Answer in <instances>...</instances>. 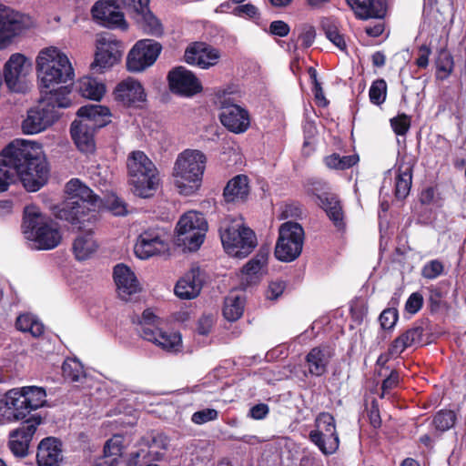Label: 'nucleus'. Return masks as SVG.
<instances>
[{
    "label": "nucleus",
    "mask_w": 466,
    "mask_h": 466,
    "mask_svg": "<svg viewBox=\"0 0 466 466\" xmlns=\"http://www.w3.org/2000/svg\"><path fill=\"white\" fill-rule=\"evenodd\" d=\"M33 143L15 140L0 154V193L8 190L10 185L19 178L29 192L38 191L47 183L49 168Z\"/></svg>",
    "instance_id": "f257e3e1"
},
{
    "label": "nucleus",
    "mask_w": 466,
    "mask_h": 466,
    "mask_svg": "<svg viewBox=\"0 0 466 466\" xmlns=\"http://www.w3.org/2000/svg\"><path fill=\"white\" fill-rule=\"evenodd\" d=\"M66 193L69 196L58 218L69 222L77 228H85L86 223L95 224L98 220V209L102 199L78 178H71L66 184Z\"/></svg>",
    "instance_id": "f03ea898"
},
{
    "label": "nucleus",
    "mask_w": 466,
    "mask_h": 466,
    "mask_svg": "<svg viewBox=\"0 0 466 466\" xmlns=\"http://www.w3.org/2000/svg\"><path fill=\"white\" fill-rule=\"evenodd\" d=\"M66 193L69 196L58 218L69 222L77 228H85L86 223L95 224L98 220V209L102 199L78 178H71L66 184Z\"/></svg>",
    "instance_id": "7ed1b4c3"
},
{
    "label": "nucleus",
    "mask_w": 466,
    "mask_h": 466,
    "mask_svg": "<svg viewBox=\"0 0 466 466\" xmlns=\"http://www.w3.org/2000/svg\"><path fill=\"white\" fill-rule=\"evenodd\" d=\"M40 93L57 91L68 86L69 95L75 79V70L67 56L55 46L42 49L35 60Z\"/></svg>",
    "instance_id": "20e7f679"
},
{
    "label": "nucleus",
    "mask_w": 466,
    "mask_h": 466,
    "mask_svg": "<svg viewBox=\"0 0 466 466\" xmlns=\"http://www.w3.org/2000/svg\"><path fill=\"white\" fill-rule=\"evenodd\" d=\"M45 92L40 93L38 104L27 111L26 118L22 123L25 134L33 135L45 130L60 117L58 109L67 108L72 104L68 86Z\"/></svg>",
    "instance_id": "39448f33"
},
{
    "label": "nucleus",
    "mask_w": 466,
    "mask_h": 466,
    "mask_svg": "<svg viewBox=\"0 0 466 466\" xmlns=\"http://www.w3.org/2000/svg\"><path fill=\"white\" fill-rule=\"evenodd\" d=\"M22 228L25 238L34 241L38 249L50 250L61 243L59 224L50 217L43 215L35 206L25 208Z\"/></svg>",
    "instance_id": "423d86ee"
},
{
    "label": "nucleus",
    "mask_w": 466,
    "mask_h": 466,
    "mask_svg": "<svg viewBox=\"0 0 466 466\" xmlns=\"http://www.w3.org/2000/svg\"><path fill=\"white\" fill-rule=\"evenodd\" d=\"M207 157L197 149H186L178 154L173 167L175 186L184 196L195 194L201 187Z\"/></svg>",
    "instance_id": "0eeeda50"
},
{
    "label": "nucleus",
    "mask_w": 466,
    "mask_h": 466,
    "mask_svg": "<svg viewBox=\"0 0 466 466\" xmlns=\"http://www.w3.org/2000/svg\"><path fill=\"white\" fill-rule=\"evenodd\" d=\"M46 390L42 387L13 389L0 400V411L7 420H24L31 411L46 404Z\"/></svg>",
    "instance_id": "6e6552de"
},
{
    "label": "nucleus",
    "mask_w": 466,
    "mask_h": 466,
    "mask_svg": "<svg viewBox=\"0 0 466 466\" xmlns=\"http://www.w3.org/2000/svg\"><path fill=\"white\" fill-rule=\"evenodd\" d=\"M127 167L132 193L142 198H152L160 181L155 164L143 151L138 150L128 156Z\"/></svg>",
    "instance_id": "1a4fd4ad"
},
{
    "label": "nucleus",
    "mask_w": 466,
    "mask_h": 466,
    "mask_svg": "<svg viewBox=\"0 0 466 466\" xmlns=\"http://www.w3.org/2000/svg\"><path fill=\"white\" fill-rule=\"evenodd\" d=\"M221 243L227 254L233 258H247L257 247L255 232L243 223H225L219 228Z\"/></svg>",
    "instance_id": "9d476101"
},
{
    "label": "nucleus",
    "mask_w": 466,
    "mask_h": 466,
    "mask_svg": "<svg viewBox=\"0 0 466 466\" xmlns=\"http://www.w3.org/2000/svg\"><path fill=\"white\" fill-rule=\"evenodd\" d=\"M208 223L203 214L196 211L185 213L176 227V241L188 251H197L203 244Z\"/></svg>",
    "instance_id": "9b49d317"
},
{
    "label": "nucleus",
    "mask_w": 466,
    "mask_h": 466,
    "mask_svg": "<svg viewBox=\"0 0 466 466\" xmlns=\"http://www.w3.org/2000/svg\"><path fill=\"white\" fill-rule=\"evenodd\" d=\"M305 232L303 227L294 221H287L280 225L276 242L274 255L282 262H292L301 254Z\"/></svg>",
    "instance_id": "f8f14e48"
},
{
    "label": "nucleus",
    "mask_w": 466,
    "mask_h": 466,
    "mask_svg": "<svg viewBox=\"0 0 466 466\" xmlns=\"http://www.w3.org/2000/svg\"><path fill=\"white\" fill-rule=\"evenodd\" d=\"M316 430L310 431L309 441L325 455L336 452L339 446V438L336 429L335 418L329 412H320L315 420Z\"/></svg>",
    "instance_id": "ddd939ff"
},
{
    "label": "nucleus",
    "mask_w": 466,
    "mask_h": 466,
    "mask_svg": "<svg viewBox=\"0 0 466 466\" xmlns=\"http://www.w3.org/2000/svg\"><path fill=\"white\" fill-rule=\"evenodd\" d=\"M162 46L153 39L137 41L127 57V68L129 72H142L151 66L157 59Z\"/></svg>",
    "instance_id": "4468645a"
},
{
    "label": "nucleus",
    "mask_w": 466,
    "mask_h": 466,
    "mask_svg": "<svg viewBox=\"0 0 466 466\" xmlns=\"http://www.w3.org/2000/svg\"><path fill=\"white\" fill-rule=\"evenodd\" d=\"M32 26L29 15L0 5V48Z\"/></svg>",
    "instance_id": "2eb2a0df"
},
{
    "label": "nucleus",
    "mask_w": 466,
    "mask_h": 466,
    "mask_svg": "<svg viewBox=\"0 0 466 466\" xmlns=\"http://www.w3.org/2000/svg\"><path fill=\"white\" fill-rule=\"evenodd\" d=\"M42 417L34 414L25 420L21 425L9 433L8 446L11 452L19 458L28 455L29 446L37 427L42 423Z\"/></svg>",
    "instance_id": "dca6fc26"
},
{
    "label": "nucleus",
    "mask_w": 466,
    "mask_h": 466,
    "mask_svg": "<svg viewBox=\"0 0 466 466\" xmlns=\"http://www.w3.org/2000/svg\"><path fill=\"white\" fill-rule=\"evenodd\" d=\"M170 91L183 97H192L203 91L197 76L184 66L172 68L167 76Z\"/></svg>",
    "instance_id": "f3484780"
},
{
    "label": "nucleus",
    "mask_w": 466,
    "mask_h": 466,
    "mask_svg": "<svg viewBox=\"0 0 466 466\" xmlns=\"http://www.w3.org/2000/svg\"><path fill=\"white\" fill-rule=\"evenodd\" d=\"M122 43L116 39L100 37L97 40L96 52L91 68L101 73L103 69L113 66L122 56Z\"/></svg>",
    "instance_id": "a211bd4d"
},
{
    "label": "nucleus",
    "mask_w": 466,
    "mask_h": 466,
    "mask_svg": "<svg viewBox=\"0 0 466 466\" xmlns=\"http://www.w3.org/2000/svg\"><path fill=\"white\" fill-rule=\"evenodd\" d=\"M113 94L115 100L126 107H142V104L147 100V94L142 84L132 77H127L118 83Z\"/></svg>",
    "instance_id": "6ab92c4d"
},
{
    "label": "nucleus",
    "mask_w": 466,
    "mask_h": 466,
    "mask_svg": "<svg viewBox=\"0 0 466 466\" xmlns=\"http://www.w3.org/2000/svg\"><path fill=\"white\" fill-rule=\"evenodd\" d=\"M168 250V244L154 229L144 230L137 238L134 246L136 256L147 259L153 256L164 254Z\"/></svg>",
    "instance_id": "aec40b11"
},
{
    "label": "nucleus",
    "mask_w": 466,
    "mask_h": 466,
    "mask_svg": "<svg viewBox=\"0 0 466 466\" xmlns=\"http://www.w3.org/2000/svg\"><path fill=\"white\" fill-rule=\"evenodd\" d=\"M117 7L119 6H116L113 0H99L93 5L91 13L94 19L107 28L127 30V24L124 14L116 10Z\"/></svg>",
    "instance_id": "412c9836"
},
{
    "label": "nucleus",
    "mask_w": 466,
    "mask_h": 466,
    "mask_svg": "<svg viewBox=\"0 0 466 466\" xmlns=\"http://www.w3.org/2000/svg\"><path fill=\"white\" fill-rule=\"evenodd\" d=\"M219 56L218 49L204 42H195L187 47L184 59L188 65L208 69L218 63Z\"/></svg>",
    "instance_id": "4be33fe9"
},
{
    "label": "nucleus",
    "mask_w": 466,
    "mask_h": 466,
    "mask_svg": "<svg viewBox=\"0 0 466 466\" xmlns=\"http://www.w3.org/2000/svg\"><path fill=\"white\" fill-rule=\"evenodd\" d=\"M250 195L249 178L239 174L229 179L223 189V200L226 204L242 205L247 203Z\"/></svg>",
    "instance_id": "5701e85b"
},
{
    "label": "nucleus",
    "mask_w": 466,
    "mask_h": 466,
    "mask_svg": "<svg viewBox=\"0 0 466 466\" xmlns=\"http://www.w3.org/2000/svg\"><path fill=\"white\" fill-rule=\"evenodd\" d=\"M359 20L383 19L387 15L388 0H346Z\"/></svg>",
    "instance_id": "b1692460"
},
{
    "label": "nucleus",
    "mask_w": 466,
    "mask_h": 466,
    "mask_svg": "<svg viewBox=\"0 0 466 466\" xmlns=\"http://www.w3.org/2000/svg\"><path fill=\"white\" fill-rule=\"evenodd\" d=\"M113 279L120 298L126 301L129 299L131 295L139 292L141 289L135 273L124 263L116 264L114 267Z\"/></svg>",
    "instance_id": "393cba45"
},
{
    "label": "nucleus",
    "mask_w": 466,
    "mask_h": 466,
    "mask_svg": "<svg viewBox=\"0 0 466 466\" xmlns=\"http://www.w3.org/2000/svg\"><path fill=\"white\" fill-rule=\"evenodd\" d=\"M219 119L226 128L236 134L245 132L250 125L248 112L238 105L223 106Z\"/></svg>",
    "instance_id": "a878e982"
},
{
    "label": "nucleus",
    "mask_w": 466,
    "mask_h": 466,
    "mask_svg": "<svg viewBox=\"0 0 466 466\" xmlns=\"http://www.w3.org/2000/svg\"><path fill=\"white\" fill-rule=\"evenodd\" d=\"M204 283L203 272L198 267L192 268L176 284L175 294L181 299L197 298Z\"/></svg>",
    "instance_id": "bb28decb"
},
{
    "label": "nucleus",
    "mask_w": 466,
    "mask_h": 466,
    "mask_svg": "<svg viewBox=\"0 0 466 466\" xmlns=\"http://www.w3.org/2000/svg\"><path fill=\"white\" fill-rule=\"evenodd\" d=\"M62 441L56 437H46L38 443L36 462L38 466H59L62 460Z\"/></svg>",
    "instance_id": "cd10ccee"
},
{
    "label": "nucleus",
    "mask_w": 466,
    "mask_h": 466,
    "mask_svg": "<svg viewBox=\"0 0 466 466\" xmlns=\"http://www.w3.org/2000/svg\"><path fill=\"white\" fill-rule=\"evenodd\" d=\"M332 352L328 345H319L312 348L305 356L308 371L311 376L321 377L327 370Z\"/></svg>",
    "instance_id": "c85d7f7f"
},
{
    "label": "nucleus",
    "mask_w": 466,
    "mask_h": 466,
    "mask_svg": "<svg viewBox=\"0 0 466 466\" xmlns=\"http://www.w3.org/2000/svg\"><path fill=\"white\" fill-rule=\"evenodd\" d=\"M95 129L83 119L75 120L70 127V134L76 147L84 153H91L95 150Z\"/></svg>",
    "instance_id": "c756f323"
},
{
    "label": "nucleus",
    "mask_w": 466,
    "mask_h": 466,
    "mask_svg": "<svg viewBox=\"0 0 466 466\" xmlns=\"http://www.w3.org/2000/svg\"><path fill=\"white\" fill-rule=\"evenodd\" d=\"M319 206L326 212L335 228L342 230L346 228L344 210L341 200L334 193L324 192L319 197Z\"/></svg>",
    "instance_id": "7c9ffc66"
},
{
    "label": "nucleus",
    "mask_w": 466,
    "mask_h": 466,
    "mask_svg": "<svg viewBox=\"0 0 466 466\" xmlns=\"http://www.w3.org/2000/svg\"><path fill=\"white\" fill-rule=\"evenodd\" d=\"M76 116L90 124L95 130L104 127L111 122L110 110L100 105L83 106L77 110Z\"/></svg>",
    "instance_id": "2f4dec72"
},
{
    "label": "nucleus",
    "mask_w": 466,
    "mask_h": 466,
    "mask_svg": "<svg viewBox=\"0 0 466 466\" xmlns=\"http://www.w3.org/2000/svg\"><path fill=\"white\" fill-rule=\"evenodd\" d=\"M150 0H118V6H121L126 12L137 22H143L149 26L157 24V19L149 9Z\"/></svg>",
    "instance_id": "473e14b6"
},
{
    "label": "nucleus",
    "mask_w": 466,
    "mask_h": 466,
    "mask_svg": "<svg viewBox=\"0 0 466 466\" xmlns=\"http://www.w3.org/2000/svg\"><path fill=\"white\" fill-rule=\"evenodd\" d=\"M423 335L422 322H416L411 328L396 337L390 345L401 355L408 348L421 345Z\"/></svg>",
    "instance_id": "72a5a7b5"
},
{
    "label": "nucleus",
    "mask_w": 466,
    "mask_h": 466,
    "mask_svg": "<svg viewBox=\"0 0 466 466\" xmlns=\"http://www.w3.org/2000/svg\"><path fill=\"white\" fill-rule=\"evenodd\" d=\"M95 224L86 223L85 228H78L84 230L86 233L78 236L73 243V252L77 260H86L91 257L96 251L97 244L93 238L92 228Z\"/></svg>",
    "instance_id": "f704fd0d"
},
{
    "label": "nucleus",
    "mask_w": 466,
    "mask_h": 466,
    "mask_svg": "<svg viewBox=\"0 0 466 466\" xmlns=\"http://www.w3.org/2000/svg\"><path fill=\"white\" fill-rule=\"evenodd\" d=\"M26 58L24 55L13 54L4 66V77L7 87L12 91H18V80L21 76Z\"/></svg>",
    "instance_id": "c9c22d12"
},
{
    "label": "nucleus",
    "mask_w": 466,
    "mask_h": 466,
    "mask_svg": "<svg viewBox=\"0 0 466 466\" xmlns=\"http://www.w3.org/2000/svg\"><path fill=\"white\" fill-rule=\"evenodd\" d=\"M435 78L439 81L447 80L454 71V58L447 48H441L434 61Z\"/></svg>",
    "instance_id": "e433bc0d"
},
{
    "label": "nucleus",
    "mask_w": 466,
    "mask_h": 466,
    "mask_svg": "<svg viewBox=\"0 0 466 466\" xmlns=\"http://www.w3.org/2000/svg\"><path fill=\"white\" fill-rule=\"evenodd\" d=\"M412 184V167L400 166L395 177L394 195L398 199H405L410 194Z\"/></svg>",
    "instance_id": "4c0bfd02"
},
{
    "label": "nucleus",
    "mask_w": 466,
    "mask_h": 466,
    "mask_svg": "<svg viewBox=\"0 0 466 466\" xmlns=\"http://www.w3.org/2000/svg\"><path fill=\"white\" fill-rule=\"evenodd\" d=\"M77 90L81 96L99 101L105 93V86L93 77L85 76L79 79Z\"/></svg>",
    "instance_id": "58836bf2"
},
{
    "label": "nucleus",
    "mask_w": 466,
    "mask_h": 466,
    "mask_svg": "<svg viewBox=\"0 0 466 466\" xmlns=\"http://www.w3.org/2000/svg\"><path fill=\"white\" fill-rule=\"evenodd\" d=\"M245 299L238 295H229L224 299L222 313L224 318L234 322L240 319L244 313Z\"/></svg>",
    "instance_id": "ea45409f"
},
{
    "label": "nucleus",
    "mask_w": 466,
    "mask_h": 466,
    "mask_svg": "<svg viewBox=\"0 0 466 466\" xmlns=\"http://www.w3.org/2000/svg\"><path fill=\"white\" fill-rule=\"evenodd\" d=\"M268 257V251L259 249L258 252L243 266L241 271L250 279L249 281H253L254 279H258V274L267 265Z\"/></svg>",
    "instance_id": "a19ab883"
},
{
    "label": "nucleus",
    "mask_w": 466,
    "mask_h": 466,
    "mask_svg": "<svg viewBox=\"0 0 466 466\" xmlns=\"http://www.w3.org/2000/svg\"><path fill=\"white\" fill-rule=\"evenodd\" d=\"M15 327L20 331L29 332L35 338L40 337L45 331L43 323L31 314L19 315L15 320Z\"/></svg>",
    "instance_id": "79ce46f5"
},
{
    "label": "nucleus",
    "mask_w": 466,
    "mask_h": 466,
    "mask_svg": "<svg viewBox=\"0 0 466 466\" xmlns=\"http://www.w3.org/2000/svg\"><path fill=\"white\" fill-rule=\"evenodd\" d=\"M428 298V308L431 314L439 312L446 304L444 298L446 291L440 284L430 285L425 288Z\"/></svg>",
    "instance_id": "37998d69"
},
{
    "label": "nucleus",
    "mask_w": 466,
    "mask_h": 466,
    "mask_svg": "<svg viewBox=\"0 0 466 466\" xmlns=\"http://www.w3.org/2000/svg\"><path fill=\"white\" fill-rule=\"evenodd\" d=\"M163 453L158 451L146 449L143 445L135 452H131L127 461V466H143L148 461H157L161 460Z\"/></svg>",
    "instance_id": "c03bdc74"
},
{
    "label": "nucleus",
    "mask_w": 466,
    "mask_h": 466,
    "mask_svg": "<svg viewBox=\"0 0 466 466\" xmlns=\"http://www.w3.org/2000/svg\"><path fill=\"white\" fill-rule=\"evenodd\" d=\"M321 27L325 33L326 37L339 50L345 51L347 44L344 35L339 32L337 24L329 19L325 18L321 21Z\"/></svg>",
    "instance_id": "a18cd8bd"
},
{
    "label": "nucleus",
    "mask_w": 466,
    "mask_h": 466,
    "mask_svg": "<svg viewBox=\"0 0 466 466\" xmlns=\"http://www.w3.org/2000/svg\"><path fill=\"white\" fill-rule=\"evenodd\" d=\"M457 420L456 413L451 410H441L433 417L432 424L436 431L444 432L451 429Z\"/></svg>",
    "instance_id": "49530a36"
},
{
    "label": "nucleus",
    "mask_w": 466,
    "mask_h": 466,
    "mask_svg": "<svg viewBox=\"0 0 466 466\" xmlns=\"http://www.w3.org/2000/svg\"><path fill=\"white\" fill-rule=\"evenodd\" d=\"M124 436L121 434H115L109 439L104 446V458L108 460H115L118 462V458L121 457L124 450Z\"/></svg>",
    "instance_id": "de8ad7c7"
},
{
    "label": "nucleus",
    "mask_w": 466,
    "mask_h": 466,
    "mask_svg": "<svg viewBox=\"0 0 466 466\" xmlns=\"http://www.w3.org/2000/svg\"><path fill=\"white\" fill-rule=\"evenodd\" d=\"M309 80L312 84V93L314 95L315 102L319 107H326L329 104V100L325 97L321 84L318 80V72L313 66L308 68Z\"/></svg>",
    "instance_id": "09e8293b"
},
{
    "label": "nucleus",
    "mask_w": 466,
    "mask_h": 466,
    "mask_svg": "<svg viewBox=\"0 0 466 466\" xmlns=\"http://www.w3.org/2000/svg\"><path fill=\"white\" fill-rule=\"evenodd\" d=\"M370 100L373 105L380 106L386 100L387 83L383 78L372 82L369 91Z\"/></svg>",
    "instance_id": "8fccbe9b"
},
{
    "label": "nucleus",
    "mask_w": 466,
    "mask_h": 466,
    "mask_svg": "<svg viewBox=\"0 0 466 466\" xmlns=\"http://www.w3.org/2000/svg\"><path fill=\"white\" fill-rule=\"evenodd\" d=\"M390 124L397 136L405 137L411 127V116L405 113H400L390 119Z\"/></svg>",
    "instance_id": "3c124183"
},
{
    "label": "nucleus",
    "mask_w": 466,
    "mask_h": 466,
    "mask_svg": "<svg viewBox=\"0 0 466 466\" xmlns=\"http://www.w3.org/2000/svg\"><path fill=\"white\" fill-rule=\"evenodd\" d=\"M62 373L65 379L71 381H79L83 376L84 370L81 364L74 360L64 361L62 365Z\"/></svg>",
    "instance_id": "603ef678"
},
{
    "label": "nucleus",
    "mask_w": 466,
    "mask_h": 466,
    "mask_svg": "<svg viewBox=\"0 0 466 466\" xmlns=\"http://www.w3.org/2000/svg\"><path fill=\"white\" fill-rule=\"evenodd\" d=\"M181 343V336L178 333H167L160 329L156 345L166 350H176Z\"/></svg>",
    "instance_id": "864d4df0"
},
{
    "label": "nucleus",
    "mask_w": 466,
    "mask_h": 466,
    "mask_svg": "<svg viewBox=\"0 0 466 466\" xmlns=\"http://www.w3.org/2000/svg\"><path fill=\"white\" fill-rule=\"evenodd\" d=\"M400 383V375L398 370L391 369L390 373L385 376V379L381 382L380 390L381 393L380 398L383 399L390 393L391 390L397 389Z\"/></svg>",
    "instance_id": "5fc2aeb1"
},
{
    "label": "nucleus",
    "mask_w": 466,
    "mask_h": 466,
    "mask_svg": "<svg viewBox=\"0 0 466 466\" xmlns=\"http://www.w3.org/2000/svg\"><path fill=\"white\" fill-rule=\"evenodd\" d=\"M399 319V311L395 307H390L382 310L379 317L380 325L384 330H392Z\"/></svg>",
    "instance_id": "6e6d98bb"
},
{
    "label": "nucleus",
    "mask_w": 466,
    "mask_h": 466,
    "mask_svg": "<svg viewBox=\"0 0 466 466\" xmlns=\"http://www.w3.org/2000/svg\"><path fill=\"white\" fill-rule=\"evenodd\" d=\"M423 303L424 299L421 293H411L406 300L404 306V314H408L410 316L417 314L422 309Z\"/></svg>",
    "instance_id": "4d7b16f0"
},
{
    "label": "nucleus",
    "mask_w": 466,
    "mask_h": 466,
    "mask_svg": "<svg viewBox=\"0 0 466 466\" xmlns=\"http://www.w3.org/2000/svg\"><path fill=\"white\" fill-rule=\"evenodd\" d=\"M400 356V355L390 345H389L388 350L385 352L380 354L376 360L375 366L380 368V370L378 371V375L382 376L383 370H390V366L388 365L389 361L390 360L397 359Z\"/></svg>",
    "instance_id": "13d9d810"
},
{
    "label": "nucleus",
    "mask_w": 466,
    "mask_h": 466,
    "mask_svg": "<svg viewBox=\"0 0 466 466\" xmlns=\"http://www.w3.org/2000/svg\"><path fill=\"white\" fill-rule=\"evenodd\" d=\"M444 266L442 262L438 259H432L426 263L422 269L421 275L428 279H434L443 273Z\"/></svg>",
    "instance_id": "bf43d9fd"
},
{
    "label": "nucleus",
    "mask_w": 466,
    "mask_h": 466,
    "mask_svg": "<svg viewBox=\"0 0 466 466\" xmlns=\"http://www.w3.org/2000/svg\"><path fill=\"white\" fill-rule=\"evenodd\" d=\"M218 418V411L217 410L207 408L194 412L191 416V421L197 425H202L216 420Z\"/></svg>",
    "instance_id": "052dcab7"
},
{
    "label": "nucleus",
    "mask_w": 466,
    "mask_h": 466,
    "mask_svg": "<svg viewBox=\"0 0 466 466\" xmlns=\"http://www.w3.org/2000/svg\"><path fill=\"white\" fill-rule=\"evenodd\" d=\"M367 412L370 426L374 429H380L381 427L382 420L380 412V405L376 399H373L370 401V405Z\"/></svg>",
    "instance_id": "680f3d73"
},
{
    "label": "nucleus",
    "mask_w": 466,
    "mask_h": 466,
    "mask_svg": "<svg viewBox=\"0 0 466 466\" xmlns=\"http://www.w3.org/2000/svg\"><path fill=\"white\" fill-rule=\"evenodd\" d=\"M167 438L162 433H157L151 436L150 441H147L146 444H143V446L146 449L158 451L159 453H162L161 451L167 450Z\"/></svg>",
    "instance_id": "e2e57ef3"
},
{
    "label": "nucleus",
    "mask_w": 466,
    "mask_h": 466,
    "mask_svg": "<svg viewBox=\"0 0 466 466\" xmlns=\"http://www.w3.org/2000/svg\"><path fill=\"white\" fill-rule=\"evenodd\" d=\"M285 289V281L281 279L270 281L266 291V298L270 300H276L283 294Z\"/></svg>",
    "instance_id": "0e129e2a"
},
{
    "label": "nucleus",
    "mask_w": 466,
    "mask_h": 466,
    "mask_svg": "<svg viewBox=\"0 0 466 466\" xmlns=\"http://www.w3.org/2000/svg\"><path fill=\"white\" fill-rule=\"evenodd\" d=\"M431 55V48L430 46L423 44L418 47L417 58L414 64L420 69H426L429 66V58Z\"/></svg>",
    "instance_id": "69168bd1"
},
{
    "label": "nucleus",
    "mask_w": 466,
    "mask_h": 466,
    "mask_svg": "<svg viewBox=\"0 0 466 466\" xmlns=\"http://www.w3.org/2000/svg\"><path fill=\"white\" fill-rule=\"evenodd\" d=\"M302 216V205L299 202L292 201L287 203L282 210L283 218H300Z\"/></svg>",
    "instance_id": "338daca9"
},
{
    "label": "nucleus",
    "mask_w": 466,
    "mask_h": 466,
    "mask_svg": "<svg viewBox=\"0 0 466 466\" xmlns=\"http://www.w3.org/2000/svg\"><path fill=\"white\" fill-rule=\"evenodd\" d=\"M160 329L153 323L141 324L138 329L140 336L150 342L156 343Z\"/></svg>",
    "instance_id": "774afa93"
}]
</instances>
